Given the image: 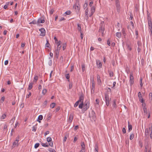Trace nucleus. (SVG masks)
I'll return each mask as SVG.
<instances>
[{
    "instance_id": "nucleus-54",
    "label": "nucleus",
    "mask_w": 152,
    "mask_h": 152,
    "mask_svg": "<svg viewBox=\"0 0 152 152\" xmlns=\"http://www.w3.org/2000/svg\"><path fill=\"white\" fill-rule=\"evenodd\" d=\"M5 99V97L4 96H3L1 98V102L2 103L4 101Z\"/></svg>"
},
{
    "instance_id": "nucleus-46",
    "label": "nucleus",
    "mask_w": 152,
    "mask_h": 152,
    "mask_svg": "<svg viewBox=\"0 0 152 152\" xmlns=\"http://www.w3.org/2000/svg\"><path fill=\"white\" fill-rule=\"evenodd\" d=\"M65 14H66V15H69L71 14V11L69 10H68L65 12Z\"/></svg>"
},
{
    "instance_id": "nucleus-35",
    "label": "nucleus",
    "mask_w": 152,
    "mask_h": 152,
    "mask_svg": "<svg viewBox=\"0 0 152 152\" xmlns=\"http://www.w3.org/2000/svg\"><path fill=\"white\" fill-rule=\"evenodd\" d=\"M109 72V74L110 75V77H112L113 76V73L112 71H108Z\"/></svg>"
},
{
    "instance_id": "nucleus-24",
    "label": "nucleus",
    "mask_w": 152,
    "mask_h": 152,
    "mask_svg": "<svg viewBox=\"0 0 152 152\" xmlns=\"http://www.w3.org/2000/svg\"><path fill=\"white\" fill-rule=\"evenodd\" d=\"M116 36L118 38H120L121 37V32H116Z\"/></svg>"
},
{
    "instance_id": "nucleus-15",
    "label": "nucleus",
    "mask_w": 152,
    "mask_h": 152,
    "mask_svg": "<svg viewBox=\"0 0 152 152\" xmlns=\"http://www.w3.org/2000/svg\"><path fill=\"white\" fill-rule=\"evenodd\" d=\"M73 115L72 114H70L69 118V122L70 123L71 122L73 119Z\"/></svg>"
},
{
    "instance_id": "nucleus-56",
    "label": "nucleus",
    "mask_w": 152,
    "mask_h": 152,
    "mask_svg": "<svg viewBox=\"0 0 152 152\" xmlns=\"http://www.w3.org/2000/svg\"><path fill=\"white\" fill-rule=\"evenodd\" d=\"M130 19L131 20H132L133 18V17L132 16V13H130Z\"/></svg>"
},
{
    "instance_id": "nucleus-48",
    "label": "nucleus",
    "mask_w": 152,
    "mask_h": 152,
    "mask_svg": "<svg viewBox=\"0 0 152 152\" xmlns=\"http://www.w3.org/2000/svg\"><path fill=\"white\" fill-rule=\"evenodd\" d=\"M140 85L141 87H142V86L143 84L142 82V78H141L140 79Z\"/></svg>"
},
{
    "instance_id": "nucleus-31",
    "label": "nucleus",
    "mask_w": 152,
    "mask_h": 152,
    "mask_svg": "<svg viewBox=\"0 0 152 152\" xmlns=\"http://www.w3.org/2000/svg\"><path fill=\"white\" fill-rule=\"evenodd\" d=\"M145 134L146 136L149 135V130L148 128L146 129H145Z\"/></svg>"
},
{
    "instance_id": "nucleus-58",
    "label": "nucleus",
    "mask_w": 152,
    "mask_h": 152,
    "mask_svg": "<svg viewBox=\"0 0 152 152\" xmlns=\"http://www.w3.org/2000/svg\"><path fill=\"white\" fill-rule=\"evenodd\" d=\"M93 3V2L92 1H91V2H90L89 5L90 7H91L92 6Z\"/></svg>"
},
{
    "instance_id": "nucleus-39",
    "label": "nucleus",
    "mask_w": 152,
    "mask_h": 152,
    "mask_svg": "<svg viewBox=\"0 0 152 152\" xmlns=\"http://www.w3.org/2000/svg\"><path fill=\"white\" fill-rule=\"evenodd\" d=\"M47 140L48 142H50L52 141V138L50 137H48L47 139Z\"/></svg>"
},
{
    "instance_id": "nucleus-13",
    "label": "nucleus",
    "mask_w": 152,
    "mask_h": 152,
    "mask_svg": "<svg viewBox=\"0 0 152 152\" xmlns=\"http://www.w3.org/2000/svg\"><path fill=\"white\" fill-rule=\"evenodd\" d=\"M148 28L149 29H152V22L151 20H148Z\"/></svg>"
},
{
    "instance_id": "nucleus-7",
    "label": "nucleus",
    "mask_w": 152,
    "mask_h": 152,
    "mask_svg": "<svg viewBox=\"0 0 152 152\" xmlns=\"http://www.w3.org/2000/svg\"><path fill=\"white\" fill-rule=\"evenodd\" d=\"M39 31L41 32L40 35L42 36H44L45 35V31L43 28H41L39 29Z\"/></svg>"
},
{
    "instance_id": "nucleus-20",
    "label": "nucleus",
    "mask_w": 152,
    "mask_h": 152,
    "mask_svg": "<svg viewBox=\"0 0 152 152\" xmlns=\"http://www.w3.org/2000/svg\"><path fill=\"white\" fill-rule=\"evenodd\" d=\"M33 83L32 82L30 83H29L28 85V90H31L33 87Z\"/></svg>"
},
{
    "instance_id": "nucleus-62",
    "label": "nucleus",
    "mask_w": 152,
    "mask_h": 152,
    "mask_svg": "<svg viewBox=\"0 0 152 152\" xmlns=\"http://www.w3.org/2000/svg\"><path fill=\"white\" fill-rule=\"evenodd\" d=\"M127 49L129 50H132L131 47L129 45H127Z\"/></svg>"
},
{
    "instance_id": "nucleus-40",
    "label": "nucleus",
    "mask_w": 152,
    "mask_h": 152,
    "mask_svg": "<svg viewBox=\"0 0 152 152\" xmlns=\"http://www.w3.org/2000/svg\"><path fill=\"white\" fill-rule=\"evenodd\" d=\"M39 144L38 143H37L35 144L34 148H37L39 146Z\"/></svg>"
},
{
    "instance_id": "nucleus-53",
    "label": "nucleus",
    "mask_w": 152,
    "mask_h": 152,
    "mask_svg": "<svg viewBox=\"0 0 152 152\" xmlns=\"http://www.w3.org/2000/svg\"><path fill=\"white\" fill-rule=\"evenodd\" d=\"M49 151L50 152H56L55 150L53 148H50L49 150Z\"/></svg>"
},
{
    "instance_id": "nucleus-43",
    "label": "nucleus",
    "mask_w": 152,
    "mask_h": 152,
    "mask_svg": "<svg viewBox=\"0 0 152 152\" xmlns=\"http://www.w3.org/2000/svg\"><path fill=\"white\" fill-rule=\"evenodd\" d=\"M79 101H78L75 102L74 105V107H76L78 106V105L79 104Z\"/></svg>"
},
{
    "instance_id": "nucleus-41",
    "label": "nucleus",
    "mask_w": 152,
    "mask_h": 152,
    "mask_svg": "<svg viewBox=\"0 0 152 152\" xmlns=\"http://www.w3.org/2000/svg\"><path fill=\"white\" fill-rule=\"evenodd\" d=\"M83 102H81L79 105V108L80 109H82L83 106Z\"/></svg>"
},
{
    "instance_id": "nucleus-38",
    "label": "nucleus",
    "mask_w": 152,
    "mask_h": 152,
    "mask_svg": "<svg viewBox=\"0 0 152 152\" xmlns=\"http://www.w3.org/2000/svg\"><path fill=\"white\" fill-rule=\"evenodd\" d=\"M47 92V90L45 89H44L42 91V94L43 95H45Z\"/></svg>"
},
{
    "instance_id": "nucleus-3",
    "label": "nucleus",
    "mask_w": 152,
    "mask_h": 152,
    "mask_svg": "<svg viewBox=\"0 0 152 152\" xmlns=\"http://www.w3.org/2000/svg\"><path fill=\"white\" fill-rule=\"evenodd\" d=\"M89 102L88 101H86L85 102L83 108L82 110L84 112L87 110L89 107Z\"/></svg>"
},
{
    "instance_id": "nucleus-10",
    "label": "nucleus",
    "mask_w": 152,
    "mask_h": 152,
    "mask_svg": "<svg viewBox=\"0 0 152 152\" xmlns=\"http://www.w3.org/2000/svg\"><path fill=\"white\" fill-rule=\"evenodd\" d=\"M83 100H84V95L82 93L80 95L79 100H78L80 102H83Z\"/></svg>"
},
{
    "instance_id": "nucleus-30",
    "label": "nucleus",
    "mask_w": 152,
    "mask_h": 152,
    "mask_svg": "<svg viewBox=\"0 0 152 152\" xmlns=\"http://www.w3.org/2000/svg\"><path fill=\"white\" fill-rule=\"evenodd\" d=\"M50 46V44L48 42V40H47V42L45 45V47L49 48Z\"/></svg>"
},
{
    "instance_id": "nucleus-14",
    "label": "nucleus",
    "mask_w": 152,
    "mask_h": 152,
    "mask_svg": "<svg viewBox=\"0 0 152 152\" xmlns=\"http://www.w3.org/2000/svg\"><path fill=\"white\" fill-rule=\"evenodd\" d=\"M96 64L98 66V67L99 68H101L102 67V64L99 60L96 61Z\"/></svg>"
},
{
    "instance_id": "nucleus-33",
    "label": "nucleus",
    "mask_w": 152,
    "mask_h": 152,
    "mask_svg": "<svg viewBox=\"0 0 152 152\" xmlns=\"http://www.w3.org/2000/svg\"><path fill=\"white\" fill-rule=\"evenodd\" d=\"M77 29L80 32H81V25L80 24H77Z\"/></svg>"
},
{
    "instance_id": "nucleus-52",
    "label": "nucleus",
    "mask_w": 152,
    "mask_h": 152,
    "mask_svg": "<svg viewBox=\"0 0 152 152\" xmlns=\"http://www.w3.org/2000/svg\"><path fill=\"white\" fill-rule=\"evenodd\" d=\"M138 97L139 98H141L142 97V96L141 93L140 92H139L138 93Z\"/></svg>"
},
{
    "instance_id": "nucleus-49",
    "label": "nucleus",
    "mask_w": 152,
    "mask_h": 152,
    "mask_svg": "<svg viewBox=\"0 0 152 152\" xmlns=\"http://www.w3.org/2000/svg\"><path fill=\"white\" fill-rule=\"evenodd\" d=\"M49 144L50 146L51 147H53V142L52 141L50 142H49Z\"/></svg>"
},
{
    "instance_id": "nucleus-57",
    "label": "nucleus",
    "mask_w": 152,
    "mask_h": 152,
    "mask_svg": "<svg viewBox=\"0 0 152 152\" xmlns=\"http://www.w3.org/2000/svg\"><path fill=\"white\" fill-rule=\"evenodd\" d=\"M96 102L97 104H99V100L98 99H96Z\"/></svg>"
},
{
    "instance_id": "nucleus-55",
    "label": "nucleus",
    "mask_w": 152,
    "mask_h": 152,
    "mask_svg": "<svg viewBox=\"0 0 152 152\" xmlns=\"http://www.w3.org/2000/svg\"><path fill=\"white\" fill-rule=\"evenodd\" d=\"M122 132L124 134H125L126 132V130L124 127L122 129Z\"/></svg>"
},
{
    "instance_id": "nucleus-64",
    "label": "nucleus",
    "mask_w": 152,
    "mask_h": 152,
    "mask_svg": "<svg viewBox=\"0 0 152 152\" xmlns=\"http://www.w3.org/2000/svg\"><path fill=\"white\" fill-rule=\"evenodd\" d=\"M65 20V18H64L63 17H62V18H61L59 20V21L60 22H61L62 20Z\"/></svg>"
},
{
    "instance_id": "nucleus-45",
    "label": "nucleus",
    "mask_w": 152,
    "mask_h": 152,
    "mask_svg": "<svg viewBox=\"0 0 152 152\" xmlns=\"http://www.w3.org/2000/svg\"><path fill=\"white\" fill-rule=\"evenodd\" d=\"M56 52V58H58V57L59 55V52Z\"/></svg>"
},
{
    "instance_id": "nucleus-4",
    "label": "nucleus",
    "mask_w": 152,
    "mask_h": 152,
    "mask_svg": "<svg viewBox=\"0 0 152 152\" xmlns=\"http://www.w3.org/2000/svg\"><path fill=\"white\" fill-rule=\"evenodd\" d=\"M45 22L44 18L43 17H41L37 21V24L39 25L40 23H44Z\"/></svg>"
},
{
    "instance_id": "nucleus-42",
    "label": "nucleus",
    "mask_w": 152,
    "mask_h": 152,
    "mask_svg": "<svg viewBox=\"0 0 152 152\" xmlns=\"http://www.w3.org/2000/svg\"><path fill=\"white\" fill-rule=\"evenodd\" d=\"M41 144L42 145V146L45 147H48L49 145H46L45 143H43L42 142H41Z\"/></svg>"
},
{
    "instance_id": "nucleus-25",
    "label": "nucleus",
    "mask_w": 152,
    "mask_h": 152,
    "mask_svg": "<svg viewBox=\"0 0 152 152\" xmlns=\"http://www.w3.org/2000/svg\"><path fill=\"white\" fill-rule=\"evenodd\" d=\"M30 24H37V21L35 20H33L32 21L30 22L29 23Z\"/></svg>"
},
{
    "instance_id": "nucleus-1",
    "label": "nucleus",
    "mask_w": 152,
    "mask_h": 152,
    "mask_svg": "<svg viewBox=\"0 0 152 152\" xmlns=\"http://www.w3.org/2000/svg\"><path fill=\"white\" fill-rule=\"evenodd\" d=\"M104 21L102 22L100 24L99 29V32H101L102 36L103 37L104 36Z\"/></svg>"
},
{
    "instance_id": "nucleus-26",
    "label": "nucleus",
    "mask_w": 152,
    "mask_h": 152,
    "mask_svg": "<svg viewBox=\"0 0 152 152\" xmlns=\"http://www.w3.org/2000/svg\"><path fill=\"white\" fill-rule=\"evenodd\" d=\"M143 110L144 113H145V115H146L148 114V113L146 107H144V108H143Z\"/></svg>"
},
{
    "instance_id": "nucleus-47",
    "label": "nucleus",
    "mask_w": 152,
    "mask_h": 152,
    "mask_svg": "<svg viewBox=\"0 0 152 152\" xmlns=\"http://www.w3.org/2000/svg\"><path fill=\"white\" fill-rule=\"evenodd\" d=\"M65 77L67 79H69V78L70 76L69 74H66L65 75Z\"/></svg>"
},
{
    "instance_id": "nucleus-9",
    "label": "nucleus",
    "mask_w": 152,
    "mask_h": 152,
    "mask_svg": "<svg viewBox=\"0 0 152 152\" xmlns=\"http://www.w3.org/2000/svg\"><path fill=\"white\" fill-rule=\"evenodd\" d=\"M19 136H18L16 138V140L12 144V147L13 148L15 147L17 143L19 141Z\"/></svg>"
},
{
    "instance_id": "nucleus-22",
    "label": "nucleus",
    "mask_w": 152,
    "mask_h": 152,
    "mask_svg": "<svg viewBox=\"0 0 152 152\" xmlns=\"http://www.w3.org/2000/svg\"><path fill=\"white\" fill-rule=\"evenodd\" d=\"M91 15H92L94 13V12L95 10V8L94 6H92L91 7Z\"/></svg>"
},
{
    "instance_id": "nucleus-28",
    "label": "nucleus",
    "mask_w": 152,
    "mask_h": 152,
    "mask_svg": "<svg viewBox=\"0 0 152 152\" xmlns=\"http://www.w3.org/2000/svg\"><path fill=\"white\" fill-rule=\"evenodd\" d=\"M97 82L98 83H101V80L100 79V77L99 75H97Z\"/></svg>"
},
{
    "instance_id": "nucleus-59",
    "label": "nucleus",
    "mask_w": 152,
    "mask_h": 152,
    "mask_svg": "<svg viewBox=\"0 0 152 152\" xmlns=\"http://www.w3.org/2000/svg\"><path fill=\"white\" fill-rule=\"evenodd\" d=\"M67 138V137H66V136H65L64 137V139L63 140V142L64 143L66 141V140Z\"/></svg>"
},
{
    "instance_id": "nucleus-36",
    "label": "nucleus",
    "mask_w": 152,
    "mask_h": 152,
    "mask_svg": "<svg viewBox=\"0 0 152 152\" xmlns=\"http://www.w3.org/2000/svg\"><path fill=\"white\" fill-rule=\"evenodd\" d=\"M38 79V77L37 76H36L34 77V81L35 82H37Z\"/></svg>"
},
{
    "instance_id": "nucleus-16",
    "label": "nucleus",
    "mask_w": 152,
    "mask_h": 152,
    "mask_svg": "<svg viewBox=\"0 0 152 152\" xmlns=\"http://www.w3.org/2000/svg\"><path fill=\"white\" fill-rule=\"evenodd\" d=\"M95 84L93 82L92 83V86H91V93H92V90H93V93H94V90H95Z\"/></svg>"
},
{
    "instance_id": "nucleus-5",
    "label": "nucleus",
    "mask_w": 152,
    "mask_h": 152,
    "mask_svg": "<svg viewBox=\"0 0 152 152\" xmlns=\"http://www.w3.org/2000/svg\"><path fill=\"white\" fill-rule=\"evenodd\" d=\"M130 84L131 86L134 83V77L132 72L130 73Z\"/></svg>"
},
{
    "instance_id": "nucleus-60",
    "label": "nucleus",
    "mask_w": 152,
    "mask_h": 152,
    "mask_svg": "<svg viewBox=\"0 0 152 152\" xmlns=\"http://www.w3.org/2000/svg\"><path fill=\"white\" fill-rule=\"evenodd\" d=\"M149 99H152V93H150L149 94Z\"/></svg>"
},
{
    "instance_id": "nucleus-19",
    "label": "nucleus",
    "mask_w": 152,
    "mask_h": 152,
    "mask_svg": "<svg viewBox=\"0 0 152 152\" xmlns=\"http://www.w3.org/2000/svg\"><path fill=\"white\" fill-rule=\"evenodd\" d=\"M81 149L82 150H85V145L84 144V143L83 142H81Z\"/></svg>"
},
{
    "instance_id": "nucleus-18",
    "label": "nucleus",
    "mask_w": 152,
    "mask_h": 152,
    "mask_svg": "<svg viewBox=\"0 0 152 152\" xmlns=\"http://www.w3.org/2000/svg\"><path fill=\"white\" fill-rule=\"evenodd\" d=\"M43 119V116L42 115H40L39 116L37 121L39 122V123H40V120H42Z\"/></svg>"
},
{
    "instance_id": "nucleus-27",
    "label": "nucleus",
    "mask_w": 152,
    "mask_h": 152,
    "mask_svg": "<svg viewBox=\"0 0 152 152\" xmlns=\"http://www.w3.org/2000/svg\"><path fill=\"white\" fill-rule=\"evenodd\" d=\"M148 20H151V18L150 16V14L148 12H147Z\"/></svg>"
},
{
    "instance_id": "nucleus-11",
    "label": "nucleus",
    "mask_w": 152,
    "mask_h": 152,
    "mask_svg": "<svg viewBox=\"0 0 152 152\" xmlns=\"http://www.w3.org/2000/svg\"><path fill=\"white\" fill-rule=\"evenodd\" d=\"M112 106L113 108L115 109L117 107V106L116 103V100L114 99L112 101Z\"/></svg>"
},
{
    "instance_id": "nucleus-6",
    "label": "nucleus",
    "mask_w": 152,
    "mask_h": 152,
    "mask_svg": "<svg viewBox=\"0 0 152 152\" xmlns=\"http://www.w3.org/2000/svg\"><path fill=\"white\" fill-rule=\"evenodd\" d=\"M92 118V120L95 121L96 120V117L95 115V113L93 110H92L91 113V115L90 116Z\"/></svg>"
},
{
    "instance_id": "nucleus-23",
    "label": "nucleus",
    "mask_w": 152,
    "mask_h": 152,
    "mask_svg": "<svg viewBox=\"0 0 152 152\" xmlns=\"http://www.w3.org/2000/svg\"><path fill=\"white\" fill-rule=\"evenodd\" d=\"M125 31L126 29L124 28H123L122 29V33L123 34L124 36V37L126 35V34L125 32Z\"/></svg>"
},
{
    "instance_id": "nucleus-34",
    "label": "nucleus",
    "mask_w": 152,
    "mask_h": 152,
    "mask_svg": "<svg viewBox=\"0 0 152 152\" xmlns=\"http://www.w3.org/2000/svg\"><path fill=\"white\" fill-rule=\"evenodd\" d=\"M66 47V43L63 44V50H64Z\"/></svg>"
},
{
    "instance_id": "nucleus-61",
    "label": "nucleus",
    "mask_w": 152,
    "mask_h": 152,
    "mask_svg": "<svg viewBox=\"0 0 152 152\" xmlns=\"http://www.w3.org/2000/svg\"><path fill=\"white\" fill-rule=\"evenodd\" d=\"M54 10L53 9H51L50 10V13L52 15L53 14L54 12Z\"/></svg>"
},
{
    "instance_id": "nucleus-51",
    "label": "nucleus",
    "mask_w": 152,
    "mask_h": 152,
    "mask_svg": "<svg viewBox=\"0 0 152 152\" xmlns=\"http://www.w3.org/2000/svg\"><path fill=\"white\" fill-rule=\"evenodd\" d=\"M107 44L109 46L110 45V42L109 39H108L107 41Z\"/></svg>"
},
{
    "instance_id": "nucleus-32",
    "label": "nucleus",
    "mask_w": 152,
    "mask_h": 152,
    "mask_svg": "<svg viewBox=\"0 0 152 152\" xmlns=\"http://www.w3.org/2000/svg\"><path fill=\"white\" fill-rule=\"evenodd\" d=\"M134 137V135L133 133L131 134L130 136V140H132Z\"/></svg>"
},
{
    "instance_id": "nucleus-2",
    "label": "nucleus",
    "mask_w": 152,
    "mask_h": 152,
    "mask_svg": "<svg viewBox=\"0 0 152 152\" xmlns=\"http://www.w3.org/2000/svg\"><path fill=\"white\" fill-rule=\"evenodd\" d=\"M111 101V98H109V95L107 94H105V101L107 106H108L110 101Z\"/></svg>"
},
{
    "instance_id": "nucleus-29",
    "label": "nucleus",
    "mask_w": 152,
    "mask_h": 152,
    "mask_svg": "<svg viewBox=\"0 0 152 152\" xmlns=\"http://www.w3.org/2000/svg\"><path fill=\"white\" fill-rule=\"evenodd\" d=\"M55 105L56 104L54 102H53L50 104V106L51 108H53L55 107Z\"/></svg>"
},
{
    "instance_id": "nucleus-63",
    "label": "nucleus",
    "mask_w": 152,
    "mask_h": 152,
    "mask_svg": "<svg viewBox=\"0 0 152 152\" xmlns=\"http://www.w3.org/2000/svg\"><path fill=\"white\" fill-rule=\"evenodd\" d=\"M88 6V4L87 3H85L84 4V5L83 7L84 9L86 8Z\"/></svg>"
},
{
    "instance_id": "nucleus-21",
    "label": "nucleus",
    "mask_w": 152,
    "mask_h": 152,
    "mask_svg": "<svg viewBox=\"0 0 152 152\" xmlns=\"http://www.w3.org/2000/svg\"><path fill=\"white\" fill-rule=\"evenodd\" d=\"M88 8H87L86 10L85 11V15L86 16H87V19H88Z\"/></svg>"
},
{
    "instance_id": "nucleus-50",
    "label": "nucleus",
    "mask_w": 152,
    "mask_h": 152,
    "mask_svg": "<svg viewBox=\"0 0 152 152\" xmlns=\"http://www.w3.org/2000/svg\"><path fill=\"white\" fill-rule=\"evenodd\" d=\"M6 117V115L5 114H4L2 115L1 117V119H4Z\"/></svg>"
},
{
    "instance_id": "nucleus-8",
    "label": "nucleus",
    "mask_w": 152,
    "mask_h": 152,
    "mask_svg": "<svg viewBox=\"0 0 152 152\" xmlns=\"http://www.w3.org/2000/svg\"><path fill=\"white\" fill-rule=\"evenodd\" d=\"M73 7L75 9L76 11L77 12H79L80 9V6L79 4H78L77 5L76 4L74 5Z\"/></svg>"
},
{
    "instance_id": "nucleus-17",
    "label": "nucleus",
    "mask_w": 152,
    "mask_h": 152,
    "mask_svg": "<svg viewBox=\"0 0 152 152\" xmlns=\"http://www.w3.org/2000/svg\"><path fill=\"white\" fill-rule=\"evenodd\" d=\"M115 6L116 7L117 11L119 12L120 11V4H115Z\"/></svg>"
},
{
    "instance_id": "nucleus-37",
    "label": "nucleus",
    "mask_w": 152,
    "mask_h": 152,
    "mask_svg": "<svg viewBox=\"0 0 152 152\" xmlns=\"http://www.w3.org/2000/svg\"><path fill=\"white\" fill-rule=\"evenodd\" d=\"M82 68L83 72H84L85 69V65L84 64H83L82 65Z\"/></svg>"
},
{
    "instance_id": "nucleus-44",
    "label": "nucleus",
    "mask_w": 152,
    "mask_h": 152,
    "mask_svg": "<svg viewBox=\"0 0 152 152\" xmlns=\"http://www.w3.org/2000/svg\"><path fill=\"white\" fill-rule=\"evenodd\" d=\"M139 99L140 101L142 103H144V100L143 98L142 97L141 98H140Z\"/></svg>"
},
{
    "instance_id": "nucleus-12",
    "label": "nucleus",
    "mask_w": 152,
    "mask_h": 152,
    "mask_svg": "<svg viewBox=\"0 0 152 152\" xmlns=\"http://www.w3.org/2000/svg\"><path fill=\"white\" fill-rule=\"evenodd\" d=\"M128 131L129 132H130L131 131L132 129V126L130 124L129 122V121H128Z\"/></svg>"
}]
</instances>
